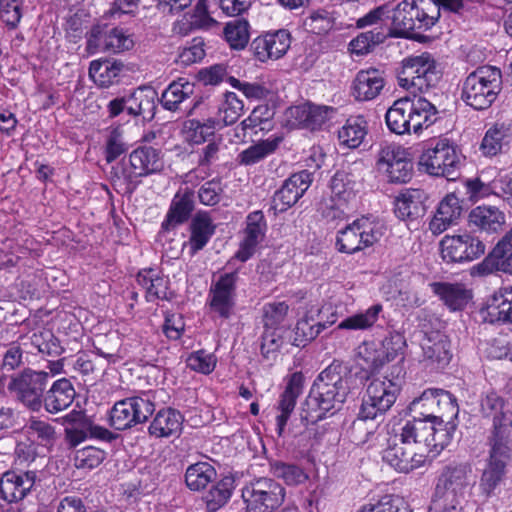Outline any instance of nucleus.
I'll return each instance as SVG.
<instances>
[{
  "instance_id": "obj_57",
  "label": "nucleus",
  "mask_w": 512,
  "mask_h": 512,
  "mask_svg": "<svg viewBox=\"0 0 512 512\" xmlns=\"http://www.w3.org/2000/svg\"><path fill=\"white\" fill-rule=\"evenodd\" d=\"M289 312V305L285 301L265 303L262 307V323L264 329L281 330Z\"/></svg>"
},
{
  "instance_id": "obj_63",
  "label": "nucleus",
  "mask_w": 512,
  "mask_h": 512,
  "mask_svg": "<svg viewBox=\"0 0 512 512\" xmlns=\"http://www.w3.org/2000/svg\"><path fill=\"white\" fill-rule=\"evenodd\" d=\"M283 344L284 338L280 330L264 329L260 345L262 357L268 361L276 360Z\"/></svg>"
},
{
  "instance_id": "obj_58",
  "label": "nucleus",
  "mask_w": 512,
  "mask_h": 512,
  "mask_svg": "<svg viewBox=\"0 0 512 512\" xmlns=\"http://www.w3.org/2000/svg\"><path fill=\"white\" fill-rule=\"evenodd\" d=\"M382 459L400 473L411 472L412 465H410V461L413 459L412 451H409L407 448L397 443L389 445L383 451Z\"/></svg>"
},
{
  "instance_id": "obj_49",
  "label": "nucleus",
  "mask_w": 512,
  "mask_h": 512,
  "mask_svg": "<svg viewBox=\"0 0 512 512\" xmlns=\"http://www.w3.org/2000/svg\"><path fill=\"white\" fill-rule=\"evenodd\" d=\"M270 472L274 477L281 479L288 486H298L304 484L309 479L305 469L295 463L283 461L270 462Z\"/></svg>"
},
{
  "instance_id": "obj_16",
  "label": "nucleus",
  "mask_w": 512,
  "mask_h": 512,
  "mask_svg": "<svg viewBox=\"0 0 512 512\" xmlns=\"http://www.w3.org/2000/svg\"><path fill=\"white\" fill-rule=\"evenodd\" d=\"M379 238L376 225L366 218H360L337 232L335 248L340 253L351 255L373 246Z\"/></svg>"
},
{
  "instance_id": "obj_23",
  "label": "nucleus",
  "mask_w": 512,
  "mask_h": 512,
  "mask_svg": "<svg viewBox=\"0 0 512 512\" xmlns=\"http://www.w3.org/2000/svg\"><path fill=\"white\" fill-rule=\"evenodd\" d=\"M267 232V220L262 210H255L246 216L243 238L234 258L246 262L254 256Z\"/></svg>"
},
{
  "instance_id": "obj_31",
  "label": "nucleus",
  "mask_w": 512,
  "mask_h": 512,
  "mask_svg": "<svg viewBox=\"0 0 512 512\" xmlns=\"http://www.w3.org/2000/svg\"><path fill=\"white\" fill-rule=\"evenodd\" d=\"M291 44L290 34L286 30H278L259 36L252 42V49L256 58L265 62L281 58Z\"/></svg>"
},
{
  "instance_id": "obj_52",
  "label": "nucleus",
  "mask_w": 512,
  "mask_h": 512,
  "mask_svg": "<svg viewBox=\"0 0 512 512\" xmlns=\"http://www.w3.org/2000/svg\"><path fill=\"white\" fill-rule=\"evenodd\" d=\"M29 440L44 447L53 446L56 439L55 427L45 420L32 417L25 425Z\"/></svg>"
},
{
  "instance_id": "obj_53",
  "label": "nucleus",
  "mask_w": 512,
  "mask_h": 512,
  "mask_svg": "<svg viewBox=\"0 0 512 512\" xmlns=\"http://www.w3.org/2000/svg\"><path fill=\"white\" fill-rule=\"evenodd\" d=\"M107 452L99 447L88 445L75 450L74 466L78 470L91 471L99 467L106 459Z\"/></svg>"
},
{
  "instance_id": "obj_51",
  "label": "nucleus",
  "mask_w": 512,
  "mask_h": 512,
  "mask_svg": "<svg viewBox=\"0 0 512 512\" xmlns=\"http://www.w3.org/2000/svg\"><path fill=\"white\" fill-rule=\"evenodd\" d=\"M326 328V325L316 321L313 316L305 314L296 323L292 344L304 348Z\"/></svg>"
},
{
  "instance_id": "obj_33",
  "label": "nucleus",
  "mask_w": 512,
  "mask_h": 512,
  "mask_svg": "<svg viewBox=\"0 0 512 512\" xmlns=\"http://www.w3.org/2000/svg\"><path fill=\"white\" fill-rule=\"evenodd\" d=\"M431 290L450 311H462L473 298L472 290L464 283L433 282Z\"/></svg>"
},
{
  "instance_id": "obj_46",
  "label": "nucleus",
  "mask_w": 512,
  "mask_h": 512,
  "mask_svg": "<svg viewBox=\"0 0 512 512\" xmlns=\"http://www.w3.org/2000/svg\"><path fill=\"white\" fill-rule=\"evenodd\" d=\"M455 418L456 417H451L449 419L445 418L444 422L436 420V422L432 423L433 433L428 438L426 449L428 452L439 454L451 443L453 433L456 429V424L453 421Z\"/></svg>"
},
{
  "instance_id": "obj_14",
  "label": "nucleus",
  "mask_w": 512,
  "mask_h": 512,
  "mask_svg": "<svg viewBox=\"0 0 512 512\" xmlns=\"http://www.w3.org/2000/svg\"><path fill=\"white\" fill-rule=\"evenodd\" d=\"M376 165L392 184H406L414 175L412 153L409 148L401 145L391 144L383 147L379 151Z\"/></svg>"
},
{
  "instance_id": "obj_34",
  "label": "nucleus",
  "mask_w": 512,
  "mask_h": 512,
  "mask_svg": "<svg viewBox=\"0 0 512 512\" xmlns=\"http://www.w3.org/2000/svg\"><path fill=\"white\" fill-rule=\"evenodd\" d=\"M216 225L207 211L197 212L190 223V237L188 240L191 256L202 250L214 235Z\"/></svg>"
},
{
  "instance_id": "obj_55",
  "label": "nucleus",
  "mask_w": 512,
  "mask_h": 512,
  "mask_svg": "<svg viewBox=\"0 0 512 512\" xmlns=\"http://www.w3.org/2000/svg\"><path fill=\"white\" fill-rule=\"evenodd\" d=\"M102 154L107 164H111L126 154L129 144L125 140L121 130H109L104 136L102 144Z\"/></svg>"
},
{
  "instance_id": "obj_39",
  "label": "nucleus",
  "mask_w": 512,
  "mask_h": 512,
  "mask_svg": "<svg viewBox=\"0 0 512 512\" xmlns=\"http://www.w3.org/2000/svg\"><path fill=\"white\" fill-rule=\"evenodd\" d=\"M381 71L370 68L357 73L353 82V95L359 101H369L376 98L384 87Z\"/></svg>"
},
{
  "instance_id": "obj_8",
  "label": "nucleus",
  "mask_w": 512,
  "mask_h": 512,
  "mask_svg": "<svg viewBox=\"0 0 512 512\" xmlns=\"http://www.w3.org/2000/svg\"><path fill=\"white\" fill-rule=\"evenodd\" d=\"M472 466L467 462H451L440 470L432 500L462 503L474 486Z\"/></svg>"
},
{
  "instance_id": "obj_56",
  "label": "nucleus",
  "mask_w": 512,
  "mask_h": 512,
  "mask_svg": "<svg viewBox=\"0 0 512 512\" xmlns=\"http://www.w3.org/2000/svg\"><path fill=\"white\" fill-rule=\"evenodd\" d=\"M389 37V33L383 27L360 33L351 40L350 47L353 53L364 55L369 53L373 47L383 43Z\"/></svg>"
},
{
  "instance_id": "obj_27",
  "label": "nucleus",
  "mask_w": 512,
  "mask_h": 512,
  "mask_svg": "<svg viewBox=\"0 0 512 512\" xmlns=\"http://www.w3.org/2000/svg\"><path fill=\"white\" fill-rule=\"evenodd\" d=\"M195 209V192L189 187L180 188L173 196L164 220L161 232L168 233L186 223Z\"/></svg>"
},
{
  "instance_id": "obj_28",
  "label": "nucleus",
  "mask_w": 512,
  "mask_h": 512,
  "mask_svg": "<svg viewBox=\"0 0 512 512\" xmlns=\"http://www.w3.org/2000/svg\"><path fill=\"white\" fill-rule=\"evenodd\" d=\"M304 386V375L301 371L293 372L288 376L284 391L280 394L276 416V432L279 437L284 433L287 423L293 413L297 399L302 394Z\"/></svg>"
},
{
  "instance_id": "obj_44",
  "label": "nucleus",
  "mask_w": 512,
  "mask_h": 512,
  "mask_svg": "<svg viewBox=\"0 0 512 512\" xmlns=\"http://www.w3.org/2000/svg\"><path fill=\"white\" fill-rule=\"evenodd\" d=\"M217 476L213 465L206 461L190 464L185 472V484L191 491L204 490Z\"/></svg>"
},
{
  "instance_id": "obj_30",
  "label": "nucleus",
  "mask_w": 512,
  "mask_h": 512,
  "mask_svg": "<svg viewBox=\"0 0 512 512\" xmlns=\"http://www.w3.org/2000/svg\"><path fill=\"white\" fill-rule=\"evenodd\" d=\"M484 322L490 324H512V286L495 291L481 310Z\"/></svg>"
},
{
  "instance_id": "obj_35",
  "label": "nucleus",
  "mask_w": 512,
  "mask_h": 512,
  "mask_svg": "<svg viewBox=\"0 0 512 512\" xmlns=\"http://www.w3.org/2000/svg\"><path fill=\"white\" fill-rule=\"evenodd\" d=\"M75 389L70 380L61 378L56 380L44 394L42 405L50 414H56L67 409L75 399Z\"/></svg>"
},
{
  "instance_id": "obj_40",
  "label": "nucleus",
  "mask_w": 512,
  "mask_h": 512,
  "mask_svg": "<svg viewBox=\"0 0 512 512\" xmlns=\"http://www.w3.org/2000/svg\"><path fill=\"white\" fill-rule=\"evenodd\" d=\"M421 348L426 360L445 366L451 359L449 350V341L447 337L439 331L425 333L421 339Z\"/></svg>"
},
{
  "instance_id": "obj_36",
  "label": "nucleus",
  "mask_w": 512,
  "mask_h": 512,
  "mask_svg": "<svg viewBox=\"0 0 512 512\" xmlns=\"http://www.w3.org/2000/svg\"><path fill=\"white\" fill-rule=\"evenodd\" d=\"M462 206L460 199L454 194H447L439 203L434 216L429 223L430 231L439 235L447 230L460 217Z\"/></svg>"
},
{
  "instance_id": "obj_19",
  "label": "nucleus",
  "mask_w": 512,
  "mask_h": 512,
  "mask_svg": "<svg viewBox=\"0 0 512 512\" xmlns=\"http://www.w3.org/2000/svg\"><path fill=\"white\" fill-rule=\"evenodd\" d=\"M133 35L123 28L95 25L87 36L90 53H122L134 47Z\"/></svg>"
},
{
  "instance_id": "obj_29",
  "label": "nucleus",
  "mask_w": 512,
  "mask_h": 512,
  "mask_svg": "<svg viewBox=\"0 0 512 512\" xmlns=\"http://www.w3.org/2000/svg\"><path fill=\"white\" fill-rule=\"evenodd\" d=\"M136 282L145 291V300L153 303L157 300L172 301L175 293L170 289V279L157 268L140 269Z\"/></svg>"
},
{
  "instance_id": "obj_50",
  "label": "nucleus",
  "mask_w": 512,
  "mask_h": 512,
  "mask_svg": "<svg viewBox=\"0 0 512 512\" xmlns=\"http://www.w3.org/2000/svg\"><path fill=\"white\" fill-rule=\"evenodd\" d=\"M357 362L368 373L373 374L385 363V355L374 341H364L357 350Z\"/></svg>"
},
{
  "instance_id": "obj_24",
  "label": "nucleus",
  "mask_w": 512,
  "mask_h": 512,
  "mask_svg": "<svg viewBox=\"0 0 512 512\" xmlns=\"http://www.w3.org/2000/svg\"><path fill=\"white\" fill-rule=\"evenodd\" d=\"M37 481L35 470H8L0 478V494L8 503H17L26 498Z\"/></svg>"
},
{
  "instance_id": "obj_62",
  "label": "nucleus",
  "mask_w": 512,
  "mask_h": 512,
  "mask_svg": "<svg viewBox=\"0 0 512 512\" xmlns=\"http://www.w3.org/2000/svg\"><path fill=\"white\" fill-rule=\"evenodd\" d=\"M31 344L42 355L58 356L62 352L59 340L50 330L34 332L31 336Z\"/></svg>"
},
{
  "instance_id": "obj_12",
  "label": "nucleus",
  "mask_w": 512,
  "mask_h": 512,
  "mask_svg": "<svg viewBox=\"0 0 512 512\" xmlns=\"http://www.w3.org/2000/svg\"><path fill=\"white\" fill-rule=\"evenodd\" d=\"M442 259L447 263H469L481 258L486 251L485 243L471 231L445 235L440 241Z\"/></svg>"
},
{
  "instance_id": "obj_41",
  "label": "nucleus",
  "mask_w": 512,
  "mask_h": 512,
  "mask_svg": "<svg viewBox=\"0 0 512 512\" xmlns=\"http://www.w3.org/2000/svg\"><path fill=\"white\" fill-rule=\"evenodd\" d=\"M469 224L486 233H498L505 224V215L493 206H477L468 216Z\"/></svg>"
},
{
  "instance_id": "obj_3",
  "label": "nucleus",
  "mask_w": 512,
  "mask_h": 512,
  "mask_svg": "<svg viewBox=\"0 0 512 512\" xmlns=\"http://www.w3.org/2000/svg\"><path fill=\"white\" fill-rule=\"evenodd\" d=\"M389 37L416 39L437 23V8L430 0H400L388 2Z\"/></svg>"
},
{
  "instance_id": "obj_1",
  "label": "nucleus",
  "mask_w": 512,
  "mask_h": 512,
  "mask_svg": "<svg viewBox=\"0 0 512 512\" xmlns=\"http://www.w3.org/2000/svg\"><path fill=\"white\" fill-rule=\"evenodd\" d=\"M344 370L334 360L316 377L300 414L304 425H314L339 410L348 394Z\"/></svg>"
},
{
  "instance_id": "obj_60",
  "label": "nucleus",
  "mask_w": 512,
  "mask_h": 512,
  "mask_svg": "<svg viewBox=\"0 0 512 512\" xmlns=\"http://www.w3.org/2000/svg\"><path fill=\"white\" fill-rule=\"evenodd\" d=\"M30 254V250L14 239H6L0 249V269H10Z\"/></svg>"
},
{
  "instance_id": "obj_11",
  "label": "nucleus",
  "mask_w": 512,
  "mask_h": 512,
  "mask_svg": "<svg viewBox=\"0 0 512 512\" xmlns=\"http://www.w3.org/2000/svg\"><path fill=\"white\" fill-rule=\"evenodd\" d=\"M285 488L276 480L260 477L242 488L246 512H273L284 502Z\"/></svg>"
},
{
  "instance_id": "obj_13",
  "label": "nucleus",
  "mask_w": 512,
  "mask_h": 512,
  "mask_svg": "<svg viewBox=\"0 0 512 512\" xmlns=\"http://www.w3.org/2000/svg\"><path fill=\"white\" fill-rule=\"evenodd\" d=\"M49 378L48 372L26 368L11 378L8 390L26 407L39 411Z\"/></svg>"
},
{
  "instance_id": "obj_38",
  "label": "nucleus",
  "mask_w": 512,
  "mask_h": 512,
  "mask_svg": "<svg viewBox=\"0 0 512 512\" xmlns=\"http://www.w3.org/2000/svg\"><path fill=\"white\" fill-rule=\"evenodd\" d=\"M478 270L486 274L500 271L512 275V242L507 235L478 264Z\"/></svg>"
},
{
  "instance_id": "obj_10",
  "label": "nucleus",
  "mask_w": 512,
  "mask_h": 512,
  "mask_svg": "<svg viewBox=\"0 0 512 512\" xmlns=\"http://www.w3.org/2000/svg\"><path fill=\"white\" fill-rule=\"evenodd\" d=\"M440 77L434 58L429 53H422L402 61L397 79L400 87L416 95L435 87Z\"/></svg>"
},
{
  "instance_id": "obj_4",
  "label": "nucleus",
  "mask_w": 512,
  "mask_h": 512,
  "mask_svg": "<svg viewBox=\"0 0 512 512\" xmlns=\"http://www.w3.org/2000/svg\"><path fill=\"white\" fill-rule=\"evenodd\" d=\"M163 162L160 151L150 146H139L111 169L114 187L125 194H132L141 183L142 177L161 171Z\"/></svg>"
},
{
  "instance_id": "obj_64",
  "label": "nucleus",
  "mask_w": 512,
  "mask_h": 512,
  "mask_svg": "<svg viewBox=\"0 0 512 512\" xmlns=\"http://www.w3.org/2000/svg\"><path fill=\"white\" fill-rule=\"evenodd\" d=\"M506 130H487L480 144V151L484 156L493 157L502 151L504 145L510 140L505 133Z\"/></svg>"
},
{
  "instance_id": "obj_37",
  "label": "nucleus",
  "mask_w": 512,
  "mask_h": 512,
  "mask_svg": "<svg viewBox=\"0 0 512 512\" xmlns=\"http://www.w3.org/2000/svg\"><path fill=\"white\" fill-rule=\"evenodd\" d=\"M127 69L119 60H93L89 66V77L99 87H110L119 83Z\"/></svg>"
},
{
  "instance_id": "obj_5",
  "label": "nucleus",
  "mask_w": 512,
  "mask_h": 512,
  "mask_svg": "<svg viewBox=\"0 0 512 512\" xmlns=\"http://www.w3.org/2000/svg\"><path fill=\"white\" fill-rule=\"evenodd\" d=\"M401 371L400 367H393L390 375L376 376L369 380L358 414L360 422L374 420L392 408L401 392Z\"/></svg>"
},
{
  "instance_id": "obj_26",
  "label": "nucleus",
  "mask_w": 512,
  "mask_h": 512,
  "mask_svg": "<svg viewBox=\"0 0 512 512\" xmlns=\"http://www.w3.org/2000/svg\"><path fill=\"white\" fill-rule=\"evenodd\" d=\"M311 182L312 174L307 170L292 174L273 195V209L284 212L292 207L304 195Z\"/></svg>"
},
{
  "instance_id": "obj_17",
  "label": "nucleus",
  "mask_w": 512,
  "mask_h": 512,
  "mask_svg": "<svg viewBox=\"0 0 512 512\" xmlns=\"http://www.w3.org/2000/svg\"><path fill=\"white\" fill-rule=\"evenodd\" d=\"M483 418L492 420L489 442H510L512 412L506 408V400L495 391L487 392L480 400Z\"/></svg>"
},
{
  "instance_id": "obj_2",
  "label": "nucleus",
  "mask_w": 512,
  "mask_h": 512,
  "mask_svg": "<svg viewBox=\"0 0 512 512\" xmlns=\"http://www.w3.org/2000/svg\"><path fill=\"white\" fill-rule=\"evenodd\" d=\"M426 405L438 407V413L434 411L420 412L422 417H413L405 421L399 432L395 433L401 444L423 445L427 448L428 438L432 435V423L436 420L444 422L445 418L457 417L459 407L455 396L446 390L430 388L423 391L420 397L415 398L410 405L412 411Z\"/></svg>"
},
{
  "instance_id": "obj_45",
  "label": "nucleus",
  "mask_w": 512,
  "mask_h": 512,
  "mask_svg": "<svg viewBox=\"0 0 512 512\" xmlns=\"http://www.w3.org/2000/svg\"><path fill=\"white\" fill-rule=\"evenodd\" d=\"M438 111L433 104L423 98L411 101L409 108L410 128H429L437 123Z\"/></svg>"
},
{
  "instance_id": "obj_48",
  "label": "nucleus",
  "mask_w": 512,
  "mask_h": 512,
  "mask_svg": "<svg viewBox=\"0 0 512 512\" xmlns=\"http://www.w3.org/2000/svg\"><path fill=\"white\" fill-rule=\"evenodd\" d=\"M233 490L234 479L231 477H224L213 484L203 496L207 510L214 512L223 507L230 500Z\"/></svg>"
},
{
  "instance_id": "obj_47",
  "label": "nucleus",
  "mask_w": 512,
  "mask_h": 512,
  "mask_svg": "<svg viewBox=\"0 0 512 512\" xmlns=\"http://www.w3.org/2000/svg\"><path fill=\"white\" fill-rule=\"evenodd\" d=\"M195 85L185 78L172 82L162 93L161 103L167 110H176L185 99L194 93Z\"/></svg>"
},
{
  "instance_id": "obj_42",
  "label": "nucleus",
  "mask_w": 512,
  "mask_h": 512,
  "mask_svg": "<svg viewBox=\"0 0 512 512\" xmlns=\"http://www.w3.org/2000/svg\"><path fill=\"white\" fill-rule=\"evenodd\" d=\"M283 140L284 136L282 134L272 135L267 139L260 140L241 151L238 154L237 160L239 164L245 166L257 164L267 156L273 154L278 149Z\"/></svg>"
},
{
  "instance_id": "obj_9",
  "label": "nucleus",
  "mask_w": 512,
  "mask_h": 512,
  "mask_svg": "<svg viewBox=\"0 0 512 512\" xmlns=\"http://www.w3.org/2000/svg\"><path fill=\"white\" fill-rule=\"evenodd\" d=\"M460 164L457 146L447 138L426 143L418 159L420 170L430 176L448 179H452L459 170Z\"/></svg>"
},
{
  "instance_id": "obj_59",
  "label": "nucleus",
  "mask_w": 512,
  "mask_h": 512,
  "mask_svg": "<svg viewBox=\"0 0 512 512\" xmlns=\"http://www.w3.org/2000/svg\"><path fill=\"white\" fill-rule=\"evenodd\" d=\"M224 36L231 48L243 49L249 41V23L243 19L228 22L224 29Z\"/></svg>"
},
{
  "instance_id": "obj_7",
  "label": "nucleus",
  "mask_w": 512,
  "mask_h": 512,
  "mask_svg": "<svg viewBox=\"0 0 512 512\" xmlns=\"http://www.w3.org/2000/svg\"><path fill=\"white\" fill-rule=\"evenodd\" d=\"M155 400L156 391L147 390L116 401L109 413L110 426L124 431L146 423L155 412Z\"/></svg>"
},
{
  "instance_id": "obj_22",
  "label": "nucleus",
  "mask_w": 512,
  "mask_h": 512,
  "mask_svg": "<svg viewBox=\"0 0 512 512\" xmlns=\"http://www.w3.org/2000/svg\"><path fill=\"white\" fill-rule=\"evenodd\" d=\"M429 194L421 188H405L393 201V212L401 221L418 225L428 210Z\"/></svg>"
},
{
  "instance_id": "obj_54",
  "label": "nucleus",
  "mask_w": 512,
  "mask_h": 512,
  "mask_svg": "<svg viewBox=\"0 0 512 512\" xmlns=\"http://www.w3.org/2000/svg\"><path fill=\"white\" fill-rule=\"evenodd\" d=\"M381 311V304L372 305L364 312L345 318L338 324L337 328L340 330H366L377 322Z\"/></svg>"
},
{
  "instance_id": "obj_18",
  "label": "nucleus",
  "mask_w": 512,
  "mask_h": 512,
  "mask_svg": "<svg viewBox=\"0 0 512 512\" xmlns=\"http://www.w3.org/2000/svg\"><path fill=\"white\" fill-rule=\"evenodd\" d=\"M237 271L225 272L213 279L208 292V305L222 319H229L236 305Z\"/></svg>"
},
{
  "instance_id": "obj_25",
  "label": "nucleus",
  "mask_w": 512,
  "mask_h": 512,
  "mask_svg": "<svg viewBox=\"0 0 512 512\" xmlns=\"http://www.w3.org/2000/svg\"><path fill=\"white\" fill-rule=\"evenodd\" d=\"M335 109L305 103L290 107L286 112V128H317L327 124L335 114Z\"/></svg>"
},
{
  "instance_id": "obj_21",
  "label": "nucleus",
  "mask_w": 512,
  "mask_h": 512,
  "mask_svg": "<svg viewBox=\"0 0 512 512\" xmlns=\"http://www.w3.org/2000/svg\"><path fill=\"white\" fill-rule=\"evenodd\" d=\"M108 112L110 117L126 116L134 120V126L145 124V120L153 118L154 102L145 96L143 91H137L129 96L117 97L108 103Z\"/></svg>"
},
{
  "instance_id": "obj_6",
  "label": "nucleus",
  "mask_w": 512,
  "mask_h": 512,
  "mask_svg": "<svg viewBox=\"0 0 512 512\" xmlns=\"http://www.w3.org/2000/svg\"><path fill=\"white\" fill-rule=\"evenodd\" d=\"M501 89V70L494 66H481L466 77L462 100L475 110H483L492 105Z\"/></svg>"
},
{
  "instance_id": "obj_20",
  "label": "nucleus",
  "mask_w": 512,
  "mask_h": 512,
  "mask_svg": "<svg viewBox=\"0 0 512 512\" xmlns=\"http://www.w3.org/2000/svg\"><path fill=\"white\" fill-rule=\"evenodd\" d=\"M490 451L486 467L482 472L479 488L485 497L494 494L506 476V466L512 458L509 442H489Z\"/></svg>"
},
{
  "instance_id": "obj_61",
  "label": "nucleus",
  "mask_w": 512,
  "mask_h": 512,
  "mask_svg": "<svg viewBox=\"0 0 512 512\" xmlns=\"http://www.w3.org/2000/svg\"><path fill=\"white\" fill-rule=\"evenodd\" d=\"M411 101L408 98H401L387 110L385 119L387 128H410L409 108Z\"/></svg>"
},
{
  "instance_id": "obj_15",
  "label": "nucleus",
  "mask_w": 512,
  "mask_h": 512,
  "mask_svg": "<svg viewBox=\"0 0 512 512\" xmlns=\"http://www.w3.org/2000/svg\"><path fill=\"white\" fill-rule=\"evenodd\" d=\"M359 176L351 167L336 171L330 181L331 205L323 211L326 218L334 220L345 217L344 207L356 198Z\"/></svg>"
},
{
  "instance_id": "obj_32",
  "label": "nucleus",
  "mask_w": 512,
  "mask_h": 512,
  "mask_svg": "<svg viewBox=\"0 0 512 512\" xmlns=\"http://www.w3.org/2000/svg\"><path fill=\"white\" fill-rule=\"evenodd\" d=\"M184 417L181 412L172 407H163L153 416L148 434L155 439L179 437L183 429Z\"/></svg>"
},
{
  "instance_id": "obj_43",
  "label": "nucleus",
  "mask_w": 512,
  "mask_h": 512,
  "mask_svg": "<svg viewBox=\"0 0 512 512\" xmlns=\"http://www.w3.org/2000/svg\"><path fill=\"white\" fill-rule=\"evenodd\" d=\"M183 138L191 145H200L205 142L208 144L203 148V154L198 161V165L209 167L219 152L221 138L216 139L214 130L204 133V130H181Z\"/></svg>"
}]
</instances>
